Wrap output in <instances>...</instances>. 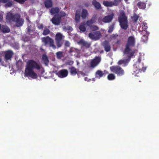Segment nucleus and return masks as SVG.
<instances>
[{"instance_id":"nucleus-1","label":"nucleus","mask_w":159,"mask_h":159,"mask_svg":"<svg viewBox=\"0 0 159 159\" xmlns=\"http://www.w3.org/2000/svg\"><path fill=\"white\" fill-rule=\"evenodd\" d=\"M40 67L38 63L33 60H30L27 62L26 67L24 73L25 76L30 77L33 79L37 77V74L34 71V69L39 70Z\"/></svg>"},{"instance_id":"nucleus-2","label":"nucleus","mask_w":159,"mask_h":159,"mask_svg":"<svg viewBox=\"0 0 159 159\" xmlns=\"http://www.w3.org/2000/svg\"><path fill=\"white\" fill-rule=\"evenodd\" d=\"M136 40L134 36H130L127 39V42L125 46V48L123 51V54H129L132 52H134V55L138 52L136 49H132L131 48L134 47L135 45Z\"/></svg>"},{"instance_id":"nucleus-3","label":"nucleus","mask_w":159,"mask_h":159,"mask_svg":"<svg viewBox=\"0 0 159 159\" xmlns=\"http://www.w3.org/2000/svg\"><path fill=\"white\" fill-rule=\"evenodd\" d=\"M118 20L121 28L126 30L128 27V20L127 17L124 12L122 11L120 13L118 17Z\"/></svg>"},{"instance_id":"nucleus-4","label":"nucleus","mask_w":159,"mask_h":159,"mask_svg":"<svg viewBox=\"0 0 159 159\" xmlns=\"http://www.w3.org/2000/svg\"><path fill=\"white\" fill-rule=\"evenodd\" d=\"M146 69V67L143 66V64L141 62V59H139L138 61L136 62L135 65H133V74L135 76H138L137 75V74H138L139 72H141L142 71L144 72Z\"/></svg>"},{"instance_id":"nucleus-5","label":"nucleus","mask_w":159,"mask_h":159,"mask_svg":"<svg viewBox=\"0 0 159 159\" xmlns=\"http://www.w3.org/2000/svg\"><path fill=\"white\" fill-rule=\"evenodd\" d=\"M124 55L125 54L127 55L126 58L124 59L120 60L118 62V65H122L124 67L126 66L128 63L129 61L132 58H133L135 57V55H134V52H130L129 54H123Z\"/></svg>"},{"instance_id":"nucleus-6","label":"nucleus","mask_w":159,"mask_h":159,"mask_svg":"<svg viewBox=\"0 0 159 159\" xmlns=\"http://www.w3.org/2000/svg\"><path fill=\"white\" fill-rule=\"evenodd\" d=\"M111 71L117 75L118 76H121L125 74L124 70L119 66H114L110 67Z\"/></svg>"},{"instance_id":"nucleus-7","label":"nucleus","mask_w":159,"mask_h":159,"mask_svg":"<svg viewBox=\"0 0 159 159\" xmlns=\"http://www.w3.org/2000/svg\"><path fill=\"white\" fill-rule=\"evenodd\" d=\"M42 40L45 45H48L49 47H52L54 49L56 48V47L54 44L53 40L50 37L47 36L42 38Z\"/></svg>"},{"instance_id":"nucleus-8","label":"nucleus","mask_w":159,"mask_h":159,"mask_svg":"<svg viewBox=\"0 0 159 159\" xmlns=\"http://www.w3.org/2000/svg\"><path fill=\"white\" fill-rule=\"evenodd\" d=\"M18 13L14 14L10 11L7 13L6 15V21L7 22L11 23L14 22L16 16L18 15Z\"/></svg>"},{"instance_id":"nucleus-9","label":"nucleus","mask_w":159,"mask_h":159,"mask_svg":"<svg viewBox=\"0 0 159 159\" xmlns=\"http://www.w3.org/2000/svg\"><path fill=\"white\" fill-rule=\"evenodd\" d=\"M101 61V57L99 56H96L92 59L90 62V67L94 68L97 66Z\"/></svg>"},{"instance_id":"nucleus-10","label":"nucleus","mask_w":159,"mask_h":159,"mask_svg":"<svg viewBox=\"0 0 159 159\" xmlns=\"http://www.w3.org/2000/svg\"><path fill=\"white\" fill-rule=\"evenodd\" d=\"M14 22L16 23V25L17 27L22 26L24 22V19L21 17L19 13Z\"/></svg>"},{"instance_id":"nucleus-11","label":"nucleus","mask_w":159,"mask_h":159,"mask_svg":"<svg viewBox=\"0 0 159 159\" xmlns=\"http://www.w3.org/2000/svg\"><path fill=\"white\" fill-rule=\"evenodd\" d=\"M51 21L54 25H58L61 23V17H59L58 15H55L51 19Z\"/></svg>"},{"instance_id":"nucleus-12","label":"nucleus","mask_w":159,"mask_h":159,"mask_svg":"<svg viewBox=\"0 0 159 159\" xmlns=\"http://www.w3.org/2000/svg\"><path fill=\"white\" fill-rule=\"evenodd\" d=\"M68 74V71L66 69H62L57 73V75L60 78H63L66 77Z\"/></svg>"},{"instance_id":"nucleus-13","label":"nucleus","mask_w":159,"mask_h":159,"mask_svg":"<svg viewBox=\"0 0 159 159\" xmlns=\"http://www.w3.org/2000/svg\"><path fill=\"white\" fill-rule=\"evenodd\" d=\"M114 15V14L112 13L110 15L104 16V17L102 18V21L106 23L111 22L113 19Z\"/></svg>"},{"instance_id":"nucleus-14","label":"nucleus","mask_w":159,"mask_h":159,"mask_svg":"<svg viewBox=\"0 0 159 159\" xmlns=\"http://www.w3.org/2000/svg\"><path fill=\"white\" fill-rule=\"evenodd\" d=\"M106 74H108V72L105 70L103 72L100 70H98L95 73V76L96 78L100 79L103 76L105 75Z\"/></svg>"},{"instance_id":"nucleus-15","label":"nucleus","mask_w":159,"mask_h":159,"mask_svg":"<svg viewBox=\"0 0 159 159\" xmlns=\"http://www.w3.org/2000/svg\"><path fill=\"white\" fill-rule=\"evenodd\" d=\"M105 50L107 52L110 51L111 49V47L109 42L107 40H105L102 44Z\"/></svg>"},{"instance_id":"nucleus-16","label":"nucleus","mask_w":159,"mask_h":159,"mask_svg":"<svg viewBox=\"0 0 159 159\" xmlns=\"http://www.w3.org/2000/svg\"><path fill=\"white\" fill-rule=\"evenodd\" d=\"M69 53L71 56H77L79 53V50L78 49L71 47L70 48Z\"/></svg>"},{"instance_id":"nucleus-17","label":"nucleus","mask_w":159,"mask_h":159,"mask_svg":"<svg viewBox=\"0 0 159 159\" xmlns=\"http://www.w3.org/2000/svg\"><path fill=\"white\" fill-rule=\"evenodd\" d=\"M13 54V52L11 50H8L5 52V59L6 60L10 59Z\"/></svg>"},{"instance_id":"nucleus-18","label":"nucleus","mask_w":159,"mask_h":159,"mask_svg":"<svg viewBox=\"0 0 159 159\" xmlns=\"http://www.w3.org/2000/svg\"><path fill=\"white\" fill-rule=\"evenodd\" d=\"M79 44L81 45L82 47H85L87 48L90 47V44L87 42H86L83 39H81L78 42Z\"/></svg>"},{"instance_id":"nucleus-19","label":"nucleus","mask_w":159,"mask_h":159,"mask_svg":"<svg viewBox=\"0 0 159 159\" xmlns=\"http://www.w3.org/2000/svg\"><path fill=\"white\" fill-rule=\"evenodd\" d=\"M60 9L58 7H52L50 11V12L52 15H53L58 13Z\"/></svg>"},{"instance_id":"nucleus-20","label":"nucleus","mask_w":159,"mask_h":159,"mask_svg":"<svg viewBox=\"0 0 159 159\" xmlns=\"http://www.w3.org/2000/svg\"><path fill=\"white\" fill-rule=\"evenodd\" d=\"M103 3L104 5L106 7H112L114 5H117L116 3H114V2L111 1H104Z\"/></svg>"},{"instance_id":"nucleus-21","label":"nucleus","mask_w":159,"mask_h":159,"mask_svg":"<svg viewBox=\"0 0 159 159\" xmlns=\"http://www.w3.org/2000/svg\"><path fill=\"white\" fill-rule=\"evenodd\" d=\"M146 3L139 2L137 3V6L140 9H144L146 8Z\"/></svg>"},{"instance_id":"nucleus-22","label":"nucleus","mask_w":159,"mask_h":159,"mask_svg":"<svg viewBox=\"0 0 159 159\" xmlns=\"http://www.w3.org/2000/svg\"><path fill=\"white\" fill-rule=\"evenodd\" d=\"M70 74L72 75H75L77 73L76 69L74 66L69 68Z\"/></svg>"},{"instance_id":"nucleus-23","label":"nucleus","mask_w":159,"mask_h":159,"mask_svg":"<svg viewBox=\"0 0 159 159\" xmlns=\"http://www.w3.org/2000/svg\"><path fill=\"white\" fill-rule=\"evenodd\" d=\"M1 30L2 33H8L10 31V29L7 26L4 25L1 26Z\"/></svg>"},{"instance_id":"nucleus-24","label":"nucleus","mask_w":159,"mask_h":159,"mask_svg":"<svg viewBox=\"0 0 159 159\" xmlns=\"http://www.w3.org/2000/svg\"><path fill=\"white\" fill-rule=\"evenodd\" d=\"M44 4L46 8H48L52 6V0H46L44 2Z\"/></svg>"},{"instance_id":"nucleus-25","label":"nucleus","mask_w":159,"mask_h":159,"mask_svg":"<svg viewBox=\"0 0 159 159\" xmlns=\"http://www.w3.org/2000/svg\"><path fill=\"white\" fill-rule=\"evenodd\" d=\"M92 4L97 9H99L101 7V4L96 0H93L92 2Z\"/></svg>"},{"instance_id":"nucleus-26","label":"nucleus","mask_w":159,"mask_h":159,"mask_svg":"<svg viewBox=\"0 0 159 159\" xmlns=\"http://www.w3.org/2000/svg\"><path fill=\"white\" fill-rule=\"evenodd\" d=\"M42 59L43 61L44 62V64L46 65H48L49 63V60L48 56L45 54H44L43 55L42 57Z\"/></svg>"},{"instance_id":"nucleus-27","label":"nucleus","mask_w":159,"mask_h":159,"mask_svg":"<svg viewBox=\"0 0 159 159\" xmlns=\"http://www.w3.org/2000/svg\"><path fill=\"white\" fill-rule=\"evenodd\" d=\"M86 23L85 22H82L79 26L80 30L83 32H84L86 30V27H85Z\"/></svg>"},{"instance_id":"nucleus-28","label":"nucleus","mask_w":159,"mask_h":159,"mask_svg":"<svg viewBox=\"0 0 159 159\" xmlns=\"http://www.w3.org/2000/svg\"><path fill=\"white\" fill-rule=\"evenodd\" d=\"M64 36L60 33H58L55 36V40H62L64 38Z\"/></svg>"},{"instance_id":"nucleus-29","label":"nucleus","mask_w":159,"mask_h":159,"mask_svg":"<svg viewBox=\"0 0 159 159\" xmlns=\"http://www.w3.org/2000/svg\"><path fill=\"white\" fill-rule=\"evenodd\" d=\"M88 15V12L87 10L83 9L81 12V16L82 18L83 19H85L87 16Z\"/></svg>"},{"instance_id":"nucleus-30","label":"nucleus","mask_w":159,"mask_h":159,"mask_svg":"<svg viewBox=\"0 0 159 159\" xmlns=\"http://www.w3.org/2000/svg\"><path fill=\"white\" fill-rule=\"evenodd\" d=\"M80 11H76L75 15V20L76 22H78L80 20Z\"/></svg>"},{"instance_id":"nucleus-31","label":"nucleus","mask_w":159,"mask_h":159,"mask_svg":"<svg viewBox=\"0 0 159 159\" xmlns=\"http://www.w3.org/2000/svg\"><path fill=\"white\" fill-rule=\"evenodd\" d=\"M95 37V40H97L99 39L101 36V34L99 31H96L94 32Z\"/></svg>"},{"instance_id":"nucleus-32","label":"nucleus","mask_w":159,"mask_h":159,"mask_svg":"<svg viewBox=\"0 0 159 159\" xmlns=\"http://www.w3.org/2000/svg\"><path fill=\"white\" fill-rule=\"evenodd\" d=\"M139 16L136 14H134L133 16L131 17V18L133 20L134 23H136L139 17Z\"/></svg>"},{"instance_id":"nucleus-33","label":"nucleus","mask_w":159,"mask_h":159,"mask_svg":"<svg viewBox=\"0 0 159 159\" xmlns=\"http://www.w3.org/2000/svg\"><path fill=\"white\" fill-rule=\"evenodd\" d=\"M23 64L21 61H19L17 62L16 66L18 70L21 69L22 67Z\"/></svg>"},{"instance_id":"nucleus-34","label":"nucleus","mask_w":159,"mask_h":159,"mask_svg":"<svg viewBox=\"0 0 159 159\" xmlns=\"http://www.w3.org/2000/svg\"><path fill=\"white\" fill-rule=\"evenodd\" d=\"M107 78L109 80H115L116 78V77L114 74L111 73L108 75Z\"/></svg>"},{"instance_id":"nucleus-35","label":"nucleus","mask_w":159,"mask_h":159,"mask_svg":"<svg viewBox=\"0 0 159 159\" xmlns=\"http://www.w3.org/2000/svg\"><path fill=\"white\" fill-rule=\"evenodd\" d=\"M56 57L58 59H61L63 57V52L61 51H59L56 53Z\"/></svg>"},{"instance_id":"nucleus-36","label":"nucleus","mask_w":159,"mask_h":159,"mask_svg":"<svg viewBox=\"0 0 159 159\" xmlns=\"http://www.w3.org/2000/svg\"><path fill=\"white\" fill-rule=\"evenodd\" d=\"M57 48H60L62 46L63 43L62 40H55Z\"/></svg>"},{"instance_id":"nucleus-37","label":"nucleus","mask_w":159,"mask_h":159,"mask_svg":"<svg viewBox=\"0 0 159 159\" xmlns=\"http://www.w3.org/2000/svg\"><path fill=\"white\" fill-rule=\"evenodd\" d=\"M50 33V30L47 28H45L43 30L42 34L43 35H47L49 34Z\"/></svg>"},{"instance_id":"nucleus-38","label":"nucleus","mask_w":159,"mask_h":159,"mask_svg":"<svg viewBox=\"0 0 159 159\" xmlns=\"http://www.w3.org/2000/svg\"><path fill=\"white\" fill-rule=\"evenodd\" d=\"M27 30L26 33L28 34L32 35L34 33V31L33 30L31 29L30 26H28L26 28Z\"/></svg>"},{"instance_id":"nucleus-39","label":"nucleus","mask_w":159,"mask_h":159,"mask_svg":"<svg viewBox=\"0 0 159 159\" xmlns=\"http://www.w3.org/2000/svg\"><path fill=\"white\" fill-rule=\"evenodd\" d=\"M5 4V6L6 7H11L12 5L13 4V2L11 1H8Z\"/></svg>"},{"instance_id":"nucleus-40","label":"nucleus","mask_w":159,"mask_h":159,"mask_svg":"<svg viewBox=\"0 0 159 159\" xmlns=\"http://www.w3.org/2000/svg\"><path fill=\"white\" fill-rule=\"evenodd\" d=\"M114 29V25H112L109 27L108 32L109 33L112 32Z\"/></svg>"},{"instance_id":"nucleus-41","label":"nucleus","mask_w":159,"mask_h":159,"mask_svg":"<svg viewBox=\"0 0 159 159\" xmlns=\"http://www.w3.org/2000/svg\"><path fill=\"white\" fill-rule=\"evenodd\" d=\"M57 15H58L59 17H61H61H64L66 16V13L64 11H61L59 14Z\"/></svg>"},{"instance_id":"nucleus-42","label":"nucleus","mask_w":159,"mask_h":159,"mask_svg":"<svg viewBox=\"0 0 159 159\" xmlns=\"http://www.w3.org/2000/svg\"><path fill=\"white\" fill-rule=\"evenodd\" d=\"M63 29L66 31H72L73 30L72 27L70 26H64L63 27Z\"/></svg>"},{"instance_id":"nucleus-43","label":"nucleus","mask_w":159,"mask_h":159,"mask_svg":"<svg viewBox=\"0 0 159 159\" xmlns=\"http://www.w3.org/2000/svg\"><path fill=\"white\" fill-rule=\"evenodd\" d=\"M85 23L88 26H89V27H90V26L92 25V24H93L95 23L93 22V20H88V21H86V23Z\"/></svg>"},{"instance_id":"nucleus-44","label":"nucleus","mask_w":159,"mask_h":159,"mask_svg":"<svg viewBox=\"0 0 159 159\" xmlns=\"http://www.w3.org/2000/svg\"><path fill=\"white\" fill-rule=\"evenodd\" d=\"M90 29L93 30H98L99 29L98 27L96 25H92L90 26Z\"/></svg>"},{"instance_id":"nucleus-45","label":"nucleus","mask_w":159,"mask_h":159,"mask_svg":"<svg viewBox=\"0 0 159 159\" xmlns=\"http://www.w3.org/2000/svg\"><path fill=\"white\" fill-rule=\"evenodd\" d=\"M89 37L92 39H95L94 32L90 33L89 34Z\"/></svg>"},{"instance_id":"nucleus-46","label":"nucleus","mask_w":159,"mask_h":159,"mask_svg":"<svg viewBox=\"0 0 159 159\" xmlns=\"http://www.w3.org/2000/svg\"><path fill=\"white\" fill-rule=\"evenodd\" d=\"M143 26L142 29L143 30L145 31L147 30L148 27L147 26V24L146 22H144L143 23Z\"/></svg>"},{"instance_id":"nucleus-47","label":"nucleus","mask_w":159,"mask_h":159,"mask_svg":"<svg viewBox=\"0 0 159 159\" xmlns=\"http://www.w3.org/2000/svg\"><path fill=\"white\" fill-rule=\"evenodd\" d=\"M90 20H93V22L95 23L96 22L97 20L96 16V15H93Z\"/></svg>"},{"instance_id":"nucleus-48","label":"nucleus","mask_w":159,"mask_h":159,"mask_svg":"<svg viewBox=\"0 0 159 159\" xmlns=\"http://www.w3.org/2000/svg\"><path fill=\"white\" fill-rule=\"evenodd\" d=\"M70 43L68 41H66L65 43V46L66 47H69L70 46Z\"/></svg>"},{"instance_id":"nucleus-49","label":"nucleus","mask_w":159,"mask_h":159,"mask_svg":"<svg viewBox=\"0 0 159 159\" xmlns=\"http://www.w3.org/2000/svg\"><path fill=\"white\" fill-rule=\"evenodd\" d=\"M43 27V24H39L38 25V28L39 29H42Z\"/></svg>"},{"instance_id":"nucleus-50","label":"nucleus","mask_w":159,"mask_h":159,"mask_svg":"<svg viewBox=\"0 0 159 159\" xmlns=\"http://www.w3.org/2000/svg\"><path fill=\"white\" fill-rule=\"evenodd\" d=\"M14 1L20 3H23L25 2V0H14Z\"/></svg>"},{"instance_id":"nucleus-51","label":"nucleus","mask_w":159,"mask_h":159,"mask_svg":"<svg viewBox=\"0 0 159 159\" xmlns=\"http://www.w3.org/2000/svg\"><path fill=\"white\" fill-rule=\"evenodd\" d=\"M117 36H118L117 34H113L111 35V39H115Z\"/></svg>"},{"instance_id":"nucleus-52","label":"nucleus","mask_w":159,"mask_h":159,"mask_svg":"<svg viewBox=\"0 0 159 159\" xmlns=\"http://www.w3.org/2000/svg\"><path fill=\"white\" fill-rule=\"evenodd\" d=\"M122 0H114V3H116L117 5H118V3L120 2Z\"/></svg>"},{"instance_id":"nucleus-53","label":"nucleus","mask_w":159,"mask_h":159,"mask_svg":"<svg viewBox=\"0 0 159 159\" xmlns=\"http://www.w3.org/2000/svg\"><path fill=\"white\" fill-rule=\"evenodd\" d=\"M3 19V16L2 13H0V22H1Z\"/></svg>"},{"instance_id":"nucleus-54","label":"nucleus","mask_w":159,"mask_h":159,"mask_svg":"<svg viewBox=\"0 0 159 159\" xmlns=\"http://www.w3.org/2000/svg\"><path fill=\"white\" fill-rule=\"evenodd\" d=\"M26 20L29 23H31V21L29 19V17L28 16H27L26 17Z\"/></svg>"},{"instance_id":"nucleus-55","label":"nucleus","mask_w":159,"mask_h":159,"mask_svg":"<svg viewBox=\"0 0 159 159\" xmlns=\"http://www.w3.org/2000/svg\"><path fill=\"white\" fill-rule=\"evenodd\" d=\"M6 3V2L5 0H0V7L1 6V3Z\"/></svg>"},{"instance_id":"nucleus-56","label":"nucleus","mask_w":159,"mask_h":159,"mask_svg":"<svg viewBox=\"0 0 159 159\" xmlns=\"http://www.w3.org/2000/svg\"><path fill=\"white\" fill-rule=\"evenodd\" d=\"M80 74L83 76H84L85 75V74L82 71H80Z\"/></svg>"},{"instance_id":"nucleus-57","label":"nucleus","mask_w":159,"mask_h":159,"mask_svg":"<svg viewBox=\"0 0 159 159\" xmlns=\"http://www.w3.org/2000/svg\"><path fill=\"white\" fill-rule=\"evenodd\" d=\"M120 43V40H118L116 41V43L117 44H119Z\"/></svg>"},{"instance_id":"nucleus-58","label":"nucleus","mask_w":159,"mask_h":159,"mask_svg":"<svg viewBox=\"0 0 159 159\" xmlns=\"http://www.w3.org/2000/svg\"><path fill=\"white\" fill-rule=\"evenodd\" d=\"M1 24H0V31L1 30Z\"/></svg>"},{"instance_id":"nucleus-59","label":"nucleus","mask_w":159,"mask_h":159,"mask_svg":"<svg viewBox=\"0 0 159 159\" xmlns=\"http://www.w3.org/2000/svg\"><path fill=\"white\" fill-rule=\"evenodd\" d=\"M5 1L6 2H7L8 1H10V0H5Z\"/></svg>"},{"instance_id":"nucleus-60","label":"nucleus","mask_w":159,"mask_h":159,"mask_svg":"<svg viewBox=\"0 0 159 159\" xmlns=\"http://www.w3.org/2000/svg\"><path fill=\"white\" fill-rule=\"evenodd\" d=\"M143 37H145L146 38H147V37L146 36H145V35H143Z\"/></svg>"},{"instance_id":"nucleus-61","label":"nucleus","mask_w":159,"mask_h":159,"mask_svg":"<svg viewBox=\"0 0 159 159\" xmlns=\"http://www.w3.org/2000/svg\"><path fill=\"white\" fill-rule=\"evenodd\" d=\"M124 1H125V2H127V1H128V0H124Z\"/></svg>"},{"instance_id":"nucleus-62","label":"nucleus","mask_w":159,"mask_h":159,"mask_svg":"<svg viewBox=\"0 0 159 159\" xmlns=\"http://www.w3.org/2000/svg\"><path fill=\"white\" fill-rule=\"evenodd\" d=\"M86 78H85V80H86Z\"/></svg>"},{"instance_id":"nucleus-63","label":"nucleus","mask_w":159,"mask_h":159,"mask_svg":"<svg viewBox=\"0 0 159 159\" xmlns=\"http://www.w3.org/2000/svg\"><path fill=\"white\" fill-rule=\"evenodd\" d=\"M26 1V0H25V1Z\"/></svg>"}]
</instances>
